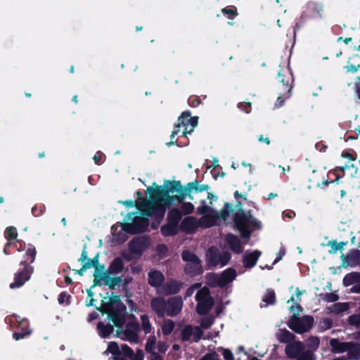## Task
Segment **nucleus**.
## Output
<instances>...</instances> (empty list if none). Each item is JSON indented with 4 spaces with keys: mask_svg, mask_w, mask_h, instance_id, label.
Returning <instances> with one entry per match:
<instances>
[{
    "mask_svg": "<svg viewBox=\"0 0 360 360\" xmlns=\"http://www.w3.org/2000/svg\"><path fill=\"white\" fill-rule=\"evenodd\" d=\"M219 251L215 246L208 248L206 253V262L209 269L216 267L219 265Z\"/></svg>",
    "mask_w": 360,
    "mask_h": 360,
    "instance_id": "obj_24",
    "label": "nucleus"
},
{
    "mask_svg": "<svg viewBox=\"0 0 360 360\" xmlns=\"http://www.w3.org/2000/svg\"><path fill=\"white\" fill-rule=\"evenodd\" d=\"M262 301L267 304H274L276 302V294L274 290L268 289L267 292L262 298Z\"/></svg>",
    "mask_w": 360,
    "mask_h": 360,
    "instance_id": "obj_49",
    "label": "nucleus"
},
{
    "mask_svg": "<svg viewBox=\"0 0 360 360\" xmlns=\"http://www.w3.org/2000/svg\"><path fill=\"white\" fill-rule=\"evenodd\" d=\"M347 244V241L344 242H340L338 243L336 240H330L328 243V245H330L331 247V250H329L330 254H334L336 253L338 250H341L343 249L344 246Z\"/></svg>",
    "mask_w": 360,
    "mask_h": 360,
    "instance_id": "obj_45",
    "label": "nucleus"
},
{
    "mask_svg": "<svg viewBox=\"0 0 360 360\" xmlns=\"http://www.w3.org/2000/svg\"><path fill=\"white\" fill-rule=\"evenodd\" d=\"M206 284L212 288H223L220 276L214 272L207 273L205 275Z\"/></svg>",
    "mask_w": 360,
    "mask_h": 360,
    "instance_id": "obj_32",
    "label": "nucleus"
},
{
    "mask_svg": "<svg viewBox=\"0 0 360 360\" xmlns=\"http://www.w3.org/2000/svg\"><path fill=\"white\" fill-rule=\"evenodd\" d=\"M78 262H84L86 265H89V269L94 267V271H98L99 267V253H97L93 258L88 257V253L86 251V245L84 246L80 257L78 259Z\"/></svg>",
    "mask_w": 360,
    "mask_h": 360,
    "instance_id": "obj_19",
    "label": "nucleus"
},
{
    "mask_svg": "<svg viewBox=\"0 0 360 360\" xmlns=\"http://www.w3.org/2000/svg\"><path fill=\"white\" fill-rule=\"evenodd\" d=\"M165 280L164 274L158 270L153 269L148 273V283L152 287H160Z\"/></svg>",
    "mask_w": 360,
    "mask_h": 360,
    "instance_id": "obj_22",
    "label": "nucleus"
},
{
    "mask_svg": "<svg viewBox=\"0 0 360 360\" xmlns=\"http://www.w3.org/2000/svg\"><path fill=\"white\" fill-rule=\"evenodd\" d=\"M218 356L216 352L206 354L200 360H221L219 359H215Z\"/></svg>",
    "mask_w": 360,
    "mask_h": 360,
    "instance_id": "obj_64",
    "label": "nucleus"
},
{
    "mask_svg": "<svg viewBox=\"0 0 360 360\" xmlns=\"http://www.w3.org/2000/svg\"><path fill=\"white\" fill-rule=\"evenodd\" d=\"M193 332V326L191 325L186 326L181 330V340L182 342L189 341Z\"/></svg>",
    "mask_w": 360,
    "mask_h": 360,
    "instance_id": "obj_46",
    "label": "nucleus"
},
{
    "mask_svg": "<svg viewBox=\"0 0 360 360\" xmlns=\"http://www.w3.org/2000/svg\"><path fill=\"white\" fill-rule=\"evenodd\" d=\"M46 210V207L44 205L39 206L34 205L32 208V213L34 217H39Z\"/></svg>",
    "mask_w": 360,
    "mask_h": 360,
    "instance_id": "obj_61",
    "label": "nucleus"
},
{
    "mask_svg": "<svg viewBox=\"0 0 360 360\" xmlns=\"http://www.w3.org/2000/svg\"><path fill=\"white\" fill-rule=\"evenodd\" d=\"M104 274H105V272L99 273L98 271H94V278L93 281L94 283L91 286V288H94V287H96L97 285L101 286L103 285L102 281L104 282V279H105V278H103V277L105 276V275H103Z\"/></svg>",
    "mask_w": 360,
    "mask_h": 360,
    "instance_id": "obj_51",
    "label": "nucleus"
},
{
    "mask_svg": "<svg viewBox=\"0 0 360 360\" xmlns=\"http://www.w3.org/2000/svg\"><path fill=\"white\" fill-rule=\"evenodd\" d=\"M314 317L310 315H304L300 318L297 314H293L288 322V326L297 334H303L311 330L314 325Z\"/></svg>",
    "mask_w": 360,
    "mask_h": 360,
    "instance_id": "obj_5",
    "label": "nucleus"
},
{
    "mask_svg": "<svg viewBox=\"0 0 360 360\" xmlns=\"http://www.w3.org/2000/svg\"><path fill=\"white\" fill-rule=\"evenodd\" d=\"M323 299L328 302H334L339 299V296L335 292H326Z\"/></svg>",
    "mask_w": 360,
    "mask_h": 360,
    "instance_id": "obj_60",
    "label": "nucleus"
},
{
    "mask_svg": "<svg viewBox=\"0 0 360 360\" xmlns=\"http://www.w3.org/2000/svg\"><path fill=\"white\" fill-rule=\"evenodd\" d=\"M181 258L186 263H196L200 260L197 255L187 250L182 252Z\"/></svg>",
    "mask_w": 360,
    "mask_h": 360,
    "instance_id": "obj_42",
    "label": "nucleus"
},
{
    "mask_svg": "<svg viewBox=\"0 0 360 360\" xmlns=\"http://www.w3.org/2000/svg\"><path fill=\"white\" fill-rule=\"evenodd\" d=\"M348 323L351 326L360 328V313L354 314L348 317Z\"/></svg>",
    "mask_w": 360,
    "mask_h": 360,
    "instance_id": "obj_54",
    "label": "nucleus"
},
{
    "mask_svg": "<svg viewBox=\"0 0 360 360\" xmlns=\"http://www.w3.org/2000/svg\"><path fill=\"white\" fill-rule=\"evenodd\" d=\"M134 216L131 223L125 222L122 224V229L129 234L144 233L148 230L149 220L146 215Z\"/></svg>",
    "mask_w": 360,
    "mask_h": 360,
    "instance_id": "obj_7",
    "label": "nucleus"
},
{
    "mask_svg": "<svg viewBox=\"0 0 360 360\" xmlns=\"http://www.w3.org/2000/svg\"><path fill=\"white\" fill-rule=\"evenodd\" d=\"M112 273L108 272L105 271V275L103 278L104 279V285L108 286L110 289L114 290L116 286L120 285L122 278L120 276H116V277H110V274Z\"/></svg>",
    "mask_w": 360,
    "mask_h": 360,
    "instance_id": "obj_33",
    "label": "nucleus"
},
{
    "mask_svg": "<svg viewBox=\"0 0 360 360\" xmlns=\"http://www.w3.org/2000/svg\"><path fill=\"white\" fill-rule=\"evenodd\" d=\"M221 13L231 20H233L236 15H238L237 8L236 6H233L222 8Z\"/></svg>",
    "mask_w": 360,
    "mask_h": 360,
    "instance_id": "obj_50",
    "label": "nucleus"
},
{
    "mask_svg": "<svg viewBox=\"0 0 360 360\" xmlns=\"http://www.w3.org/2000/svg\"><path fill=\"white\" fill-rule=\"evenodd\" d=\"M181 211L176 207L171 209L167 213V220L172 224L179 226V223L182 218Z\"/></svg>",
    "mask_w": 360,
    "mask_h": 360,
    "instance_id": "obj_35",
    "label": "nucleus"
},
{
    "mask_svg": "<svg viewBox=\"0 0 360 360\" xmlns=\"http://www.w3.org/2000/svg\"><path fill=\"white\" fill-rule=\"evenodd\" d=\"M181 127L183 126L180 122H178L177 124L174 125V129L170 135L171 139H174L175 136L180 133Z\"/></svg>",
    "mask_w": 360,
    "mask_h": 360,
    "instance_id": "obj_63",
    "label": "nucleus"
},
{
    "mask_svg": "<svg viewBox=\"0 0 360 360\" xmlns=\"http://www.w3.org/2000/svg\"><path fill=\"white\" fill-rule=\"evenodd\" d=\"M321 11L322 6L319 4L313 1L309 2L300 16V22L296 23L295 27L300 28L302 24L308 20L321 18Z\"/></svg>",
    "mask_w": 360,
    "mask_h": 360,
    "instance_id": "obj_10",
    "label": "nucleus"
},
{
    "mask_svg": "<svg viewBox=\"0 0 360 360\" xmlns=\"http://www.w3.org/2000/svg\"><path fill=\"white\" fill-rule=\"evenodd\" d=\"M18 233L15 226L6 227L4 231V237L7 242H11V243H19L18 239Z\"/></svg>",
    "mask_w": 360,
    "mask_h": 360,
    "instance_id": "obj_39",
    "label": "nucleus"
},
{
    "mask_svg": "<svg viewBox=\"0 0 360 360\" xmlns=\"http://www.w3.org/2000/svg\"><path fill=\"white\" fill-rule=\"evenodd\" d=\"M97 328L99 335L103 338H108L114 331L113 326L110 324H104L103 322H98Z\"/></svg>",
    "mask_w": 360,
    "mask_h": 360,
    "instance_id": "obj_38",
    "label": "nucleus"
},
{
    "mask_svg": "<svg viewBox=\"0 0 360 360\" xmlns=\"http://www.w3.org/2000/svg\"><path fill=\"white\" fill-rule=\"evenodd\" d=\"M195 299L198 301L196 312L199 315L207 314L214 306V301L212 297L210 296V290L203 288L196 293Z\"/></svg>",
    "mask_w": 360,
    "mask_h": 360,
    "instance_id": "obj_8",
    "label": "nucleus"
},
{
    "mask_svg": "<svg viewBox=\"0 0 360 360\" xmlns=\"http://www.w3.org/2000/svg\"><path fill=\"white\" fill-rule=\"evenodd\" d=\"M127 310L126 306L121 302L118 295H112L109 298L108 302L102 301L101 307L99 309H102L103 311H112L115 309ZM98 307H96L98 310Z\"/></svg>",
    "mask_w": 360,
    "mask_h": 360,
    "instance_id": "obj_17",
    "label": "nucleus"
},
{
    "mask_svg": "<svg viewBox=\"0 0 360 360\" xmlns=\"http://www.w3.org/2000/svg\"><path fill=\"white\" fill-rule=\"evenodd\" d=\"M36 256L35 246L29 243L25 249V259L20 263L22 268L14 274L13 282L9 285L11 289L19 288L30 279L34 272V268L31 264L35 261Z\"/></svg>",
    "mask_w": 360,
    "mask_h": 360,
    "instance_id": "obj_2",
    "label": "nucleus"
},
{
    "mask_svg": "<svg viewBox=\"0 0 360 360\" xmlns=\"http://www.w3.org/2000/svg\"><path fill=\"white\" fill-rule=\"evenodd\" d=\"M178 122H180L184 127L182 136L186 137L188 134L193 131L195 127L198 125V117H192L191 112L186 110L184 111L179 117Z\"/></svg>",
    "mask_w": 360,
    "mask_h": 360,
    "instance_id": "obj_11",
    "label": "nucleus"
},
{
    "mask_svg": "<svg viewBox=\"0 0 360 360\" xmlns=\"http://www.w3.org/2000/svg\"><path fill=\"white\" fill-rule=\"evenodd\" d=\"M141 326L137 321H130L127 323L126 328L123 331L126 339L131 343L139 342V332Z\"/></svg>",
    "mask_w": 360,
    "mask_h": 360,
    "instance_id": "obj_14",
    "label": "nucleus"
},
{
    "mask_svg": "<svg viewBox=\"0 0 360 360\" xmlns=\"http://www.w3.org/2000/svg\"><path fill=\"white\" fill-rule=\"evenodd\" d=\"M352 346H350L347 350V358L352 360L360 359V344L352 342Z\"/></svg>",
    "mask_w": 360,
    "mask_h": 360,
    "instance_id": "obj_41",
    "label": "nucleus"
},
{
    "mask_svg": "<svg viewBox=\"0 0 360 360\" xmlns=\"http://www.w3.org/2000/svg\"><path fill=\"white\" fill-rule=\"evenodd\" d=\"M225 240L234 253L240 254L242 252V243L236 235L229 233L225 236Z\"/></svg>",
    "mask_w": 360,
    "mask_h": 360,
    "instance_id": "obj_23",
    "label": "nucleus"
},
{
    "mask_svg": "<svg viewBox=\"0 0 360 360\" xmlns=\"http://www.w3.org/2000/svg\"><path fill=\"white\" fill-rule=\"evenodd\" d=\"M278 83L281 84L284 91L288 94L287 98L290 97L293 88L294 77L289 65H279V70L276 76Z\"/></svg>",
    "mask_w": 360,
    "mask_h": 360,
    "instance_id": "obj_9",
    "label": "nucleus"
},
{
    "mask_svg": "<svg viewBox=\"0 0 360 360\" xmlns=\"http://www.w3.org/2000/svg\"><path fill=\"white\" fill-rule=\"evenodd\" d=\"M19 327H21L20 331H15L13 333V338L18 341L29 336L32 330L29 329V321L27 319H22L19 322Z\"/></svg>",
    "mask_w": 360,
    "mask_h": 360,
    "instance_id": "obj_29",
    "label": "nucleus"
},
{
    "mask_svg": "<svg viewBox=\"0 0 360 360\" xmlns=\"http://www.w3.org/2000/svg\"><path fill=\"white\" fill-rule=\"evenodd\" d=\"M175 327V323L172 319H167L162 326V331L164 335L167 336L172 333Z\"/></svg>",
    "mask_w": 360,
    "mask_h": 360,
    "instance_id": "obj_44",
    "label": "nucleus"
},
{
    "mask_svg": "<svg viewBox=\"0 0 360 360\" xmlns=\"http://www.w3.org/2000/svg\"><path fill=\"white\" fill-rule=\"evenodd\" d=\"M342 265L344 266H356L360 263V251L352 249L347 256L342 255Z\"/></svg>",
    "mask_w": 360,
    "mask_h": 360,
    "instance_id": "obj_21",
    "label": "nucleus"
},
{
    "mask_svg": "<svg viewBox=\"0 0 360 360\" xmlns=\"http://www.w3.org/2000/svg\"><path fill=\"white\" fill-rule=\"evenodd\" d=\"M156 344V338L155 335H150L145 345V349L147 353L152 354L154 351Z\"/></svg>",
    "mask_w": 360,
    "mask_h": 360,
    "instance_id": "obj_48",
    "label": "nucleus"
},
{
    "mask_svg": "<svg viewBox=\"0 0 360 360\" xmlns=\"http://www.w3.org/2000/svg\"><path fill=\"white\" fill-rule=\"evenodd\" d=\"M98 311L103 314H107L108 319H110L114 325L118 328H122L126 321L125 311L126 310L115 309L112 311H103L102 309H98Z\"/></svg>",
    "mask_w": 360,
    "mask_h": 360,
    "instance_id": "obj_15",
    "label": "nucleus"
},
{
    "mask_svg": "<svg viewBox=\"0 0 360 360\" xmlns=\"http://www.w3.org/2000/svg\"><path fill=\"white\" fill-rule=\"evenodd\" d=\"M198 227V221L193 216L186 217L180 224L181 231L188 234L194 233Z\"/></svg>",
    "mask_w": 360,
    "mask_h": 360,
    "instance_id": "obj_18",
    "label": "nucleus"
},
{
    "mask_svg": "<svg viewBox=\"0 0 360 360\" xmlns=\"http://www.w3.org/2000/svg\"><path fill=\"white\" fill-rule=\"evenodd\" d=\"M178 228L179 226L167 221V224L161 226L160 232L165 237L174 236L178 233Z\"/></svg>",
    "mask_w": 360,
    "mask_h": 360,
    "instance_id": "obj_34",
    "label": "nucleus"
},
{
    "mask_svg": "<svg viewBox=\"0 0 360 360\" xmlns=\"http://www.w3.org/2000/svg\"><path fill=\"white\" fill-rule=\"evenodd\" d=\"M203 335V331L199 326L193 327V332L192 336L193 338V341L195 342H198Z\"/></svg>",
    "mask_w": 360,
    "mask_h": 360,
    "instance_id": "obj_57",
    "label": "nucleus"
},
{
    "mask_svg": "<svg viewBox=\"0 0 360 360\" xmlns=\"http://www.w3.org/2000/svg\"><path fill=\"white\" fill-rule=\"evenodd\" d=\"M186 191L188 193V197L190 200H193V197L191 194V193L194 191L195 193H201L205 191H208L210 189V186L208 184H202L200 185L199 181L198 180H194L193 181L188 183L186 186Z\"/></svg>",
    "mask_w": 360,
    "mask_h": 360,
    "instance_id": "obj_27",
    "label": "nucleus"
},
{
    "mask_svg": "<svg viewBox=\"0 0 360 360\" xmlns=\"http://www.w3.org/2000/svg\"><path fill=\"white\" fill-rule=\"evenodd\" d=\"M223 288L232 282L237 276V272L233 268H228L219 275Z\"/></svg>",
    "mask_w": 360,
    "mask_h": 360,
    "instance_id": "obj_30",
    "label": "nucleus"
},
{
    "mask_svg": "<svg viewBox=\"0 0 360 360\" xmlns=\"http://www.w3.org/2000/svg\"><path fill=\"white\" fill-rule=\"evenodd\" d=\"M70 298L71 296L64 291L60 293L58 301L60 304H65V305H69L70 304Z\"/></svg>",
    "mask_w": 360,
    "mask_h": 360,
    "instance_id": "obj_56",
    "label": "nucleus"
},
{
    "mask_svg": "<svg viewBox=\"0 0 360 360\" xmlns=\"http://www.w3.org/2000/svg\"><path fill=\"white\" fill-rule=\"evenodd\" d=\"M184 302L181 296H174L166 300V315L170 317L177 316L182 310Z\"/></svg>",
    "mask_w": 360,
    "mask_h": 360,
    "instance_id": "obj_12",
    "label": "nucleus"
},
{
    "mask_svg": "<svg viewBox=\"0 0 360 360\" xmlns=\"http://www.w3.org/2000/svg\"><path fill=\"white\" fill-rule=\"evenodd\" d=\"M184 271L186 276L191 278L200 276L204 272L202 261L200 260L196 263H186Z\"/></svg>",
    "mask_w": 360,
    "mask_h": 360,
    "instance_id": "obj_20",
    "label": "nucleus"
},
{
    "mask_svg": "<svg viewBox=\"0 0 360 360\" xmlns=\"http://www.w3.org/2000/svg\"><path fill=\"white\" fill-rule=\"evenodd\" d=\"M183 284L181 281L172 279L164 285L162 293L165 295H176L180 292Z\"/></svg>",
    "mask_w": 360,
    "mask_h": 360,
    "instance_id": "obj_25",
    "label": "nucleus"
},
{
    "mask_svg": "<svg viewBox=\"0 0 360 360\" xmlns=\"http://www.w3.org/2000/svg\"><path fill=\"white\" fill-rule=\"evenodd\" d=\"M261 255V251L258 250H254L250 253H246L243 258V266L246 269L253 268L256 265Z\"/></svg>",
    "mask_w": 360,
    "mask_h": 360,
    "instance_id": "obj_26",
    "label": "nucleus"
},
{
    "mask_svg": "<svg viewBox=\"0 0 360 360\" xmlns=\"http://www.w3.org/2000/svg\"><path fill=\"white\" fill-rule=\"evenodd\" d=\"M319 345L320 339L317 336H310L306 341L307 349L305 351H309L312 354V360L316 359L314 352L319 348Z\"/></svg>",
    "mask_w": 360,
    "mask_h": 360,
    "instance_id": "obj_31",
    "label": "nucleus"
},
{
    "mask_svg": "<svg viewBox=\"0 0 360 360\" xmlns=\"http://www.w3.org/2000/svg\"><path fill=\"white\" fill-rule=\"evenodd\" d=\"M201 103V100L199 96L195 95L190 96L188 98V104L191 108H197Z\"/></svg>",
    "mask_w": 360,
    "mask_h": 360,
    "instance_id": "obj_58",
    "label": "nucleus"
},
{
    "mask_svg": "<svg viewBox=\"0 0 360 360\" xmlns=\"http://www.w3.org/2000/svg\"><path fill=\"white\" fill-rule=\"evenodd\" d=\"M233 227L243 239H249L255 230L262 229V222L243 208H239L233 217Z\"/></svg>",
    "mask_w": 360,
    "mask_h": 360,
    "instance_id": "obj_3",
    "label": "nucleus"
},
{
    "mask_svg": "<svg viewBox=\"0 0 360 360\" xmlns=\"http://www.w3.org/2000/svg\"><path fill=\"white\" fill-rule=\"evenodd\" d=\"M234 212V207L231 203L225 202L223 208L218 212L216 210L210 214H205L199 221V226L202 228H211L217 225V219L226 221Z\"/></svg>",
    "mask_w": 360,
    "mask_h": 360,
    "instance_id": "obj_4",
    "label": "nucleus"
},
{
    "mask_svg": "<svg viewBox=\"0 0 360 360\" xmlns=\"http://www.w3.org/2000/svg\"><path fill=\"white\" fill-rule=\"evenodd\" d=\"M360 283V273L352 272L346 274L343 278V285L349 286Z\"/></svg>",
    "mask_w": 360,
    "mask_h": 360,
    "instance_id": "obj_37",
    "label": "nucleus"
},
{
    "mask_svg": "<svg viewBox=\"0 0 360 360\" xmlns=\"http://www.w3.org/2000/svg\"><path fill=\"white\" fill-rule=\"evenodd\" d=\"M182 205L181 206V209H179L182 214L187 215L193 212L194 211V205L189 202H184V201L181 202Z\"/></svg>",
    "mask_w": 360,
    "mask_h": 360,
    "instance_id": "obj_52",
    "label": "nucleus"
},
{
    "mask_svg": "<svg viewBox=\"0 0 360 360\" xmlns=\"http://www.w3.org/2000/svg\"><path fill=\"white\" fill-rule=\"evenodd\" d=\"M352 342H340L337 338H332L330 340V346L333 353H343L349 349V347L352 346Z\"/></svg>",
    "mask_w": 360,
    "mask_h": 360,
    "instance_id": "obj_28",
    "label": "nucleus"
},
{
    "mask_svg": "<svg viewBox=\"0 0 360 360\" xmlns=\"http://www.w3.org/2000/svg\"><path fill=\"white\" fill-rule=\"evenodd\" d=\"M121 349V354H122L124 356L131 359L134 356L133 349L127 345H122Z\"/></svg>",
    "mask_w": 360,
    "mask_h": 360,
    "instance_id": "obj_59",
    "label": "nucleus"
},
{
    "mask_svg": "<svg viewBox=\"0 0 360 360\" xmlns=\"http://www.w3.org/2000/svg\"><path fill=\"white\" fill-rule=\"evenodd\" d=\"M295 335L287 329L281 330V333L278 335V340L282 343H291L295 341Z\"/></svg>",
    "mask_w": 360,
    "mask_h": 360,
    "instance_id": "obj_40",
    "label": "nucleus"
},
{
    "mask_svg": "<svg viewBox=\"0 0 360 360\" xmlns=\"http://www.w3.org/2000/svg\"><path fill=\"white\" fill-rule=\"evenodd\" d=\"M219 350L220 349H219ZM221 350L225 360H234L233 354L229 349L221 348Z\"/></svg>",
    "mask_w": 360,
    "mask_h": 360,
    "instance_id": "obj_62",
    "label": "nucleus"
},
{
    "mask_svg": "<svg viewBox=\"0 0 360 360\" xmlns=\"http://www.w3.org/2000/svg\"><path fill=\"white\" fill-rule=\"evenodd\" d=\"M231 259V255L227 251L219 254V264L221 266L226 265Z\"/></svg>",
    "mask_w": 360,
    "mask_h": 360,
    "instance_id": "obj_53",
    "label": "nucleus"
},
{
    "mask_svg": "<svg viewBox=\"0 0 360 360\" xmlns=\"http://www.w3.org/2000/svg\"><path fill=\"white\" fill-rule=\"evenodd\" d=\"M349 308L347 302H337L333 306V312L335 314H341L347 311Z\"/></svg>",
    "mask_w": 360,
    "mask_h": 360,
    "instance_id": "obj_47",
    "label": "nucleus"
},
{
    "mask_svg": "<svg viewBox=\"0 0 360 360\" xmlns=\"http://www.w3.org/2000/svg\"><path fill=\"white\" fill-rule=\"evenodd\" d=\"M148 245L147 238L134 237L128 243V248L131 254L141 255Z\"/></svg>",
    "mask_w": 360,
    "mask_h": 360,
    "instance_id": "obj_13",
    "label": "nucleus"
},
{
    "mask_svg": "<svg viewBox=\"0 0 360 360\" xmlns=\"http://www.w3.org/2000/svg\"><path fill=\"white\" fill-rule=\"evenodd\" d=\"M108 350L115 356H120L121 352L118 345L115 342H110L108 347Z\"/></svg>",
    "mask_w": 360,
    "mask_h": 360,
    "instance_id": "obj_55",
    "label": "nucleus"
},
{
    "mask_svg": "<svg viewBox=\"0 0 360 360\" xmlns=\"http://www.w3.org/2000/svg\"><path fill=\"white\" fill-rule=\"evenodd\" d=\"M148 199L143 198L137 209L143 215L152 217L160 224L163 219L167 208L174 201L182 202L188 196L185 186L180 181L165 180L164 186H158L155 182L147 188Z\"/></svg>",
    "mask_w": 360,
    "mask_h": 360,
    "instance_id": "obj_1",
    "label": "nucleus"
},
{
    "mask_svg": "<svg viewBox=\"0 0 360 360\" xmlns=\"http://www.w3.org/2000/svg\"><path fill=\"white\" fill-rule=\"evenodd\" d=\"M150 306L158 318H164L166 316V300L163 297L158 296L152 298Z\"/></svg>",
    "mask_w": 360,
    "mask_h": 360,
    "instance_id": "obj_16",
    "label": "nucleus"
},
{
    "mask_svg": "<svg viewBox=\"0 0 360 360\" xmlns=\"http://www.w3.org/2000/svg\"><path fill=\"white\" fill-rule=\"evenodd\" d=\"M141 321V327L145 333V334H148L151 332L152 330V325L150 322V319L148 315L147 314H142L140 316Z\"/></svg>",
    "mask_w": 360,
    "mask_h": 360,
    "instance_id": "obj_43",
    "label": "nucleus"
},
{
    "mask_svg": "<svg viewBox=\"0 0 360 360\" xmlns=\"http://www.w3.org/2000/svg\"><path fill=\"white\" fill-rule=\"evenodd\" d=\"M305 345L300 341H293L286 345L285 352L290 359L295 360H312V354L309 351H305Z\"/></svg>",
    "mask_w": 360,
    "mask_h": 360,
    "instance_id": "obj_6",
    "label": "nucleus"
},
{
    "mask_svg": "<svg viewBox=\"0 0 360 360\" xmlns=\"http://www.w3.org/2000/svg\"><path fill=\"white\" fill-rule=\"evenodd\" d=\"M124 262L121 257H115L110 263L106 271L112 274H118L124 269Z\"/></svg>",
    "mask_w": 360,
    "mask_h": 360,
    "instance_id": "obj_36",
    "label": "nucleus"
}]
</instances>
